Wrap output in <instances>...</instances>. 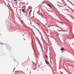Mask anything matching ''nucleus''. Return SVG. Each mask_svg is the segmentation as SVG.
<instances>
[{"instance_id":"8","label":"nucleus","mask_w":74,"mask_h":74,"mask_svg":"<svg viewBox=\"0 0 74 74\" xmlns=\"http://www.w3.org/2000/svg\"><path fill=\"white\" fill-rule=\"evenodd\" d=\"M47 11H48L51 12V11H50V10H47Z\"/></svg>"},{"instance_id":"1","label":"nucleus","mask_w":74,"mask_h":74,"mask_svg":"<svg viewBox=\"0 0 74 74\" xmlns=\"http://www.w3.org/2000/svg\"><path fill=\"white\" fill-rule=\"evenodd\" d=\"M45 62L47 64H49V62H48V61H47L46 60H45Z\"/></svg>"},{"instance_id":"2","label":"nucleus","mask_w":74,"mask_h":74,"mask_svg":"<svg viewBox=\"0 0 74 74\" xmlns=\"http://www.w3.org/2000/svg\"><path fill=\"white\" fill-rule=\"evenodd\" d=\"M22 11L23 12V13H25V9H22Z\"/></svg>"},{"instance_id":"6","label":"nucleus","mask_w":74,"mask_h":74,"mask_svg":"<svg viewBox=\"0 0 74 74\" xmlns=\"http://www.w3.org/2000/svg\"><path fill=\"white\" fill-rule=\"evenodd\" d=\"M32 10H31L30 11H29V13H30V12H32Z\"/></svg>"},{"instance_id":"11","label":"nucleus","mask_w":74,"mask_h":74,"mask_svg":"<svg viewBox=\"0 0 74 74\" xmlns=\"http://www.w3.org/2000/svg\"><path fill=\"white\" fill-rule=\"evenodd\" d=\"M21 21H22V22H23V21L21 20Z\"/></svg>"},{"instance_id":"7","label":"nucleus","mask_w":74,"mask_h":74,"mask_svg":"<svg viewBox=\"0 0 74 74\" xmlns=\"http://www.w3.org/2000/svg\"><path fill=\"white\" fill-rule=\"evenodd\" d=\"M36 24H37V25H40V24L39 23H36Z\"/></svg>"},{"instance_id":"3","label":"nucleus","mask_w":74,"mask_h":74,"mask_svg":"<svg viewBox=\"0 0 74 74\" xmlns=\"http://www.w3.org/2000/svg\"><path fill=\"white\" fill-rule=\"evenodd\" d=\"M46 57L47 58V59H48V55L45 54Z\"/></svg>"},{"instance_id":"10","label":"nucleus","mask_w":74,"mask_h":74,"mask_svg":"<svg viewBox=\"0 0 74 74\" xmlns=\"http://www.w3.org/2000/svg\"><path fill=\"white\" fill-rule=\"evenodd\" d=\"M1 45H3V43H1Z\"/></svg>"},{"instance_id":"5","label":"nucleus","mask_w":74,"mask_h":74,"mask_svg":"<svg viewBox=\"0 0 74 74\" xmlns=\"http://www.w3.org/2000/svg\"><path fill=\"white\" fill-rule=\"evenodd\" d=\"M64 50V49L63 48H62L61 49V51H63Z\"/></svg>"},{"instance_id":"4","label":"nucleus","mask_w":74,"mask_h":74,"mask_svg":"<svg viewBox=\"0 0 74 74\" xmlns=\"http://www.w3.org/2000/svg\"><path fill=\"white\" fill-rule=\"evenodd\" d=\"M47 5H48L49 6V7H51V8H52V6H51V5H50L49 4H47Z\"/></svg>"},{"instance_id":"9","label":"nucleus","mask_w":74,"mask_h":74,"mask_svg":"<svg viewBox=\"0 0 74 74\" xmlns=\"http://www.w3.org/2000/svg\"><path fill=\"white\" fill-rule=\"evenodd\" d=\"M14 0V1H17V0Z\"/></svg>"}]
</instances>
